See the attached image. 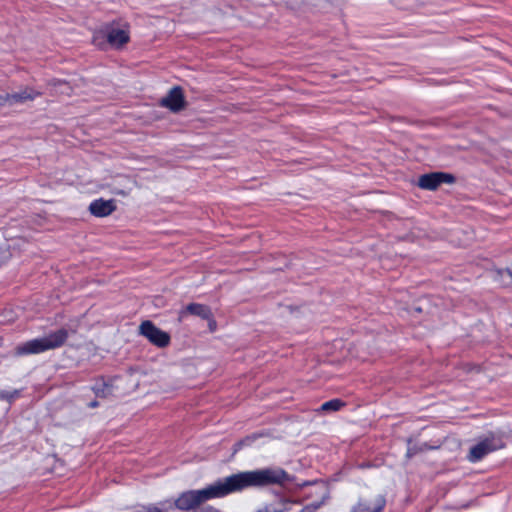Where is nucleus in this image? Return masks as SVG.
I'll list each match as a JSON object with an SVG mask.
<instances>
[{"label": "nucleus", "instance_id": "obj_18", "mask_svg": "<svg viewBox=\"0 0 512 512\" xmlns=\"http://www.w3.org/2000/svg\"><path fill=\"white\" fill-rule=\"evenodd\" d=\"M97 406V402L96 401H93L90 403V407H96Z\"/></svg>", "mask_w": 512, "mask_h": 512}, {"label": "nucleus", "instance_id": "obj_12", "mask_svg": "<svg viewBox=\"0 0 512 512\" xmlns=\"http://www.w3.org/2000/svg\"><path fill=\"white\" fill-rule=\"evenodd\" d=\"M345 403L340 399H332L321 405L320 410L323 412L338 411L344 407Z\"/></svg>", "mask_w": 512, "mask_h": 512}, {"label": "nucleus", "instance_id": "obj_11", "mask_svg": "<svg viewBox=\"0 0 512 512\" xmlns=\"http://www.w3.org/2000/svg\"><path fill=\"white\" fill-rule=\"evenodd\" d=\"M188 314L198 316L202 319H209L212 316V311L207 305L190 303L179 312V321H182Z\"/></svg>", "mask_w": 512, "mask_h": 512}, {"label": "nucleus", "instance_id": "obj_14", "mask_svg": "<svg viewBox=\"0 0 512 512\" xmlns=\"http://www.w3.org/2000/svg\"><path fill=\"white\" fill-rule=\"evenodd\" d=\"M206 320L208 321L209 330L212 331V332L215 331L216 327H217V324H216V321L213 318V315L209 319H206Z\"/></svg>", "mask_w": 512, "mask_h": 512}, {"label": "nucleus", "instance_id": "obj_9", "mask_svg": "<svg viewBox=\"0 0 512 512\" xmlns=\"http://www.w3.org/2000/svg\"><path fill=\"white\" fill-rule=\"evenodd\" d=\"M500 447L501 445L494 443L492 439H485L470 449L468 458L472 462L478 461Z\"/></svg>", "mask_w": 512, "mask_h": 512}, {"label": "nucleus", "instance_id": "obj_16", "mask_svg": "<svg viewBox=\"0 0 512 512\" xmlns=\"http://www.w3.org/2000/svg\"><path fill=\"white\" fill-rule=\"evenodd\" d=\"M140 512H161V510L156 506H149L143 509V511Z\"/></svg>", "mask_w": 512, "mask_h": 512}, {"label": "nucleus", "instance_id": "obj_3", "mask_svg": "<svg viewBox=\"0 0 512 512\" xmlns=\"http://www.w3.org/2000/svg\"><path fill=\"white\" fill-rule=\"evenodd\" d=\"M139 334L158 348H165L170 344V335L158 328L152 321L145 320L139 325Z\"/></svg>", "mask_w": 512, "mask_h": 512}, {"label": "nucleus", "instance_id": "obj_7", "mask_svg": "<svg viewBox=\"0 0 512 512\" xmlns=\"http://www.w3.org/2000/svg\"><path fill=\"white\" fill-rule=\"evenodd\" d=\"M40 95H41L40 92H38L32 88H25L24 90H22L20 92L12 93V94L6 93L4 95H0V106H6V105L11 106L16 103L30 101Z\"/></svg>", "mask_w": 512, "mask_h": 512}, {"label": "nucleus", "instance_id": "obj_10", "mask_svg": "<svg viewBox=\"0 0 512 512\" xmlns=\"http://www.w3.org/2000/svg\"><path fill=\"white\" fill-rule=\"evenodd\" d=\"M106 39L111 47L121 49L129 42L130 36L126 30L111 28L106 33Z\"/></svg>", "mask_w": 512, "mask_h": 512}, {"label": "nucleus", "instance_id": "obj_15", "mask_svg": "<svg viewBox=\"0 0 512 512\" xmlns=\"http://www.w3.org/2000/svg\"><path fill=\"white\" fill-rule=\"evenodd\" d=\"M319 505H308L301 510V512H315Z\"/></svg>", "mask_w": 512, "mask_h": 512}, {"label": "nucleus", "instance_id": "obj_1", "mask_svg": "<svg viewBox=\"0 0 512 512\" xmlns=\"http://www.w3.org/2000/svg\"><path fill=\"white\" fill-rule=\"evenodd\" d=\"M288 479V474L281 468H264L244 471L219 480L201 490L183 492L176 500L175 506L183 511L197 508L212 498L224 497L250 487H266L282 485Z\"/></svg>", "mask_w": 512, "mask_h": 512}, {"label": "nucleus", "instance_id": "obj_6", "mask_svg": "<svg viewBox=\"0 0 512 512\" xmlns=\"http://www.w3.org/2000/svg\"><path fill=\"white\" fill-rule=\"evenodd\" d=\"M160 105L172 112H179L186 107L183 90L180 86L173 87L168 94L160 100Z\"/></svg>", "mask_w": 512, "mask_h": 512}, {"label": "nucleus", "instance_id": "obj_13", "mask_svg": "<svg viewBox=\"0 0 512 512\" xmlns=\"http://www.w3.org/2000/svg\"><path fill=\"white\" fill-rule=\"evenodd\" d=\"M93 390L97 397L106 398L112 394V387L104 382L96 384Z\"/></svg>", "mask_w": 512, "mask_h": 512}, {"label": "nucleus", "instance_id": "obj_5", "mask_svg": "<svg viewBox=\"0 0 512 512\" xmlns=\"http://www.w3.org/2000/svg\"><path fill=\"white\" fill-rule=\"evenodd\" d=\"M455 178L453 175L444 172H433L423 174L418 179V186L424 190L434 191L442 183H453Z\"/></svg>", "mask_w": 512, "mask_h": 512}, {"label": "nucleus", "instance_id": "obj_2", "mask_svg": "<svg viewBox=\"0 0 512 512\" xmlns=\"http://www.w3.org/2000/svg\"><path fill=\"white\" fill-rule=\"evenodd\" d=\"M68 338L65 329H59L45 337L27 341L15 348V355L38 354L62 346Z\"/></svg>", "mask_w": 512, "mask_h": 512}, {"label": "nucleus", "instance_id": "obj_8", "mask_svg": "<svg viewBox=\"0 0 512 512\" xmlns=\"http://www.w3.org/2000/svg\"><path fill=\"white\" fill-rule=\"evenodd\" d=\"M116 208L115 200H104L103 198H100L90 203L89 212L95 217H107L111 215Z\"/></svg>", "mask_w": 512, "mask_h": 512}, {"label": "nucleus", "instance_id": "obj_4", "mask_svg": "<svg viewBox=\"0 0 512 512\" xmlns=\"http://www.w3.org/2000/svg\"><path fill=\"white\" fill-rule=\"evenodd\" d=\"M386 504L383 495L371 493L359 499L351 512H382Z\"/></svg>", "mask_w": 512, "mask_h": 512}, {"label": "nucleus", "instance_id": "obj_17", "mask_svg": "<svg viewBox=\"0 0 512 512\" xmlns=\"http://www.w3.org/2000/svg\"><path fill=\"white\" fill-rule=\"evenodd\" d=\"M113 193H114V194H116V195H121V196H126V195H128V191H125V190H118V189H115V190L113 191Z\"/></svg>", "mask_w": 512, "mask_h": 512}]
</instances>
